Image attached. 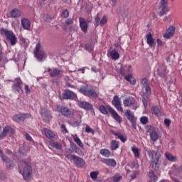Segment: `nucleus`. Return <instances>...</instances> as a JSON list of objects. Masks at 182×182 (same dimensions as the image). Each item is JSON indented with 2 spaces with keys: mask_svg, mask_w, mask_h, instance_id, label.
<instances>
[{
  "mask_svg": "<svg viewBox=\"0 0 182 182\" xmlns=\"http://www.w3.org/2000/svg\"><path fill=\"white\" fill-rule=\"evenodd\" d=\"M18 171L26 181H29L32 176V164L31 163V159H28L19 161Z\"/></svg>",
  "mask_w": 182,
  "mask_h": 182,
  "instance_id": "nucleus-1",
  "label": "nucleus"
},
{
  "mask_svg": "<svg viewBox=\"0 0 182 182\" xmlns=\"http://www.w3.org/2000/svg\"><path fill=\"white\" fill-rule=\"evenodd\" d=\"M79 92L87 97H94V99L99 97V91L96 87L92 85H83L80 87Z\"/></svg>",
  "mask_w": 182,
  "mask_h": 182,
  "instance_id": "nucleus-2",
  "label": "nucleus"
},
{
  "mask_svg": "<svg viewBox=\"0 0 182 182\" xmlns=\"http://www.w3.org/2000/svg\"><path fill=\"white\" fill-rule=\"evenodd\" d=\"M99 110L102 114H106V115L109 114V112L113 119H115L116 122H117L118 123H122V122H123V119L122 118V117H120V115H119L117 112H116L114 109L110 107V105H108L107 107H106V106L105 105H100L99 107Z\"/></svg>",
  "mask_w": 182,
  "mask_h": 182,
  "instance_id": "nucleus-3",
  "label": "nucleus"
},
{
  "mask_svg": "<svg viewBox=\"0 0 182 182\" xmlns=\"http://www.w3.org/2000/svg\"><path fill=\"white\" fill-rule=\"evenodd\" d=\"M147 153L149 157H151L150 166L154 171H159V168H160V154L157 151L151 150H148Z\"/></svg>",
  "mask_w": 182,
  "mask_h": 182,
  "instance_id": "nucleus-4",
  "label": "nucleus"
},
{
  "mask_svg": "<svg viewBox=\"0 0 182 182\" xmlns=\"http://www.w3.org/2000/svg\"><path fill=\"white\" fill-rule=\"evenodd\" d=\"M1 35H5L6 39L10 42L11 46H15L18 43V38L13 31H9L5 28H1L0 31Z\"/></svg>",
  "mask_w": 182,
  "mask_h": 182,
  "instance_id": "nucleus-5",
  "label": "nucleus"
},
{
  "mask_svg": "<svg viewBox=\"0 0 182 182\" xmlns=\"http://www.w3.org/2000/svg\"><path fill=\"white\" fill-rule=\"evenodd\" d=\"M57 111L68 119H72V117L75 116V112L73 109H70L68 107L58 106Z\"/></svg>",
  "mask_w": 182,
  "mask_h": 182,
  "instance_id": "nucleus-6",
  "label": "nucleus"
},
{
  "mask_svg": "<svg viewBox=\"0 0 182 182\" xmlns=\"http://www.w3.org/2000/svg\"><path fill=\"white\" fill-rule=\"evenodd\" d=\"M65 157L68 160H70V161H73L77 167H83V166H85V160L75 154H67Z\"/></svg>",
  "mask_w": 182,
  "mask_h": 182,
  "instance_id": "nucleus-7",
  "label": "nucleus"
},
{
  "mask_svg": "<svg viewBox=\"0 0 182 182\" xmlns=\"http://www.w3.org/2000/svg\"><path fill=\"white\" fill-rule=\"evenodd\" d=\"M14 84L11 86V90L14 93H23V90L22 89V85L23 82L21 78L17 77L14 81H12Z\"/></svg>",
  "mask_w": 182,
  "mask_h": 182,
  "instance_id": "nucleus-8",
  "label": "nucleus"
},
{
  "mask_svg": "<svg viewBox=\"0 0 182 182\" xmlns=\"http://www.w3.org/2000/svg\"><path fill=\"white\" fill-rule=\"evenodd\" d=\"M0 157L2 161H4V163H6V167L7 170H12V168L15 167V164L14 163V161L11 160L9 157L4 154V151H2L1 149H0Z\"/></svg>",
  "mask_w": 182,
  "mask_h": 182,
  "instance_id": "nucleus-9",
  "label": "nucleus"
},
{
  "mask_svg": "<svg viewBox=\"0 0 182 182\" xmlns=\"http://www.w3.org/2000/svg\"><path fill=\"white\" fill-rule=\"evenodd\" d=\"M168 0H161L159 15V16H163V15H166L167 12L170 11L168 7L167 6V3Z\"/></svg>",
  "mask_w": 182,
  "mask_h": 182,
  "instance_id": "nucleus-10",
  "label": "nucleus"
},
{
  "mask_svg": "<svg viewBox=\"0 0 182 182\" xmlns=\"http://www.w3.org/2000/svg\"><path fill=\"white\" fill-rule=\"evenodd\" d=\"M8 133L11 134H15V129L10 126H6L3 128V131L0 133V140H4L8 136Z\"/></svg>",
  "mask_w": 182,
  "mask_h": 182,
  "instance_id": "nucleus-11",
  "label": "nucleus"
},
{
  "mask_svg": "<svg viewBox=\"0 0 182 182\" xmlns=\"http://www.w3.org/2000/svg\"><path fill=\"white\" fill-rule=\"evenodd\" d=\"M124 116L128 119L129 122H130L132 127L136 129V127L137 126L136 124V119L134 117V114L132 113V111H130V109H127V111L124 113Z\"/></svg>",
  "mask_w": 182,
  "mask_h": 182,
  "instance_id": "nucleus-12",
  "label": "nucleus"
},
{
  "mask_svg": "<svg viewBox=\"0 0 182 182\" xmlns=\"http://www.w3.org/2000/svg\"><path fill=\"white\" fill-rule=\"evenodd\" d=\"M34 55L38 60H42L45 58V51L41 50V43H37L34 50Z\"/></svg>",
  "mask_w": 182,
  "mask_h": 182,
  "instance_id": "nucleus-13",
  "label": "nucleus"
},
{
  "mask_svg": "<svg viewBox=\"0 0 182 182\" xmlns=\"http://www.w3.org/2000/svg\"><path fill=\"white\" fill-rule=\"evenodd\" d=\"M47 72H48L50 76L51 77H61V76H63V71L60 70L58 68H47Z\"/></svg>",
  "mask_w": 182,
  "mask_h": 182,
  "instance_id": "nucleus-14",
  "label": "nucleus"
},
{
  "mask_svg": "<svg viewBox=\"0 0 182 182\" xmlns=\"http://www.w3.org/2000/svg\"><path fill=\"white\" fill-rule=\"evenodd\" d=\"M148 132L152 141L156 142L159 140V129L157 128L151 127Z\"/></svg>",
  "mask_w": 182,
  "mask_h": 182,
  "instance_id": "nucleus-15",
  "label": "nucleus"
},
{
  "mask_svg": "<svg viewBox=\"0 0 182 182\" xmlns=\"http://www.w3.org/2000/svg\"><path fill=\"white\" fill-rule=\"evenodd\" d=\"M112 103L117 110H118V112L123 113V107H122V101L120 100V98H119V96L115 95Z\"/></svg>",
  "mask_w": 182,
  "mask_h": 182,
  "instance_id": "nucleus-16",
  "label": "nucleus"
},
{
  "mask_svg": "<svg viewBox=\"0 0 182 182\" xmlns=\"http://www.w3.org/2000/svg\"><path fill=\"white\" fill-rule=\"evenodd\" d=\"M31 117V114L26 113V114H16L13 117V120L19 123V122H23L26 119H29Z\"/></svg>",
  "mask_w": 182,
  "mask_h": 182,
  "instance_id": "nucleus-17",
  "label": "nucleus"
},
{
  "mask_svg": "<svg viewBox=\"0 0 182 182\" xmlns=\"http://www.w3.org/2000/svg\"><path fill=\"white\" fill-rule=\"evenodd\" d=\"M76 97V95L73 91L70 90H65L63 93V99L73 100Z\"/></svg>",
  "mask_w": 182,
  "mask_h": 182,
  "instance_id": "nucleus-18",
  "label": "nucleus"
},
{
  "mask_svg": "<svg viewBox=\"0 0 182 182\" xmlns=\"http://www.w3.org/2000/svg\"><path fill=\"white\" fill-rule=\"evenodd\" d=\"M79 23L81 31L86 33V32H87V28H89V26L87 25V21H86V20L83 18V17H80Z\"/></svg>",
  "mask_w": 182,
  "mask_h": 182,
  "instance_id": "nucleus-19",
  "label": "nucleus"
},
{
  "mask_svg": "<svg viewBox=\"0 0 182 182\" xmlns=\"http://www.w3.org/2000/svg\"><path fill=\"white\" fill-rule=\"evenodd\" d=\"M41 114L45 122H50V120L52 119L50 112L45 109H41Z\"/></svg>",
  "mask_w": 182,
  "mask_h": 182,
  "instance_id": "nucleus-20",
  "label": "nucleus"
},
{
  "mask_svg": "<svg viewBox=\"0 0 182 182\" xmlns=\"http://www.w3.org/2000/svg\"><path fill=\"white\" fill-rule=\"evenodd\" d=\"M176 32V27L173 26H169L166 33L164 34V38L166 39H170L172 36H174V33Z\"/></svg>",
  "mask_w": 182,
  "mask_h": 182,
  "instance_id": "nucleus-21",
  "label": "nucleus"
},
{
  "mask_svg": "<svg viewBox=\"0 0 182 182\" xmlns=\"http://www.w3.org/2000/svg\"><path fill=\"white\" fill-rule=\"evenodd\" d=\"M123 103L125 107H130L136 103V100L133 97H128L124 100Z\"/></svg>",
  "mask_w": 182,
  "mask_h": 182,
  "instance_id": "nucleus-22",
  "label": "nucleus"
},
{
  "mask_svg": "<svg viewBox=\"0 0 182 182\" xmlns=\"http://www.w3.org/2000/svg\"><path fill=\"white\" fill-rule=\"evenodd\" d=\"M166 69V68L164 65H161L159 68H158V74L159 76H161V77H163L164 79H166L167 77V73Z\"/></svg>",
  "mask_w": 182,
  "mask_h": 182,
  "instance_id": "nucleus-23",
  "label": "nucleus"
},
{
  "mask_svg": "<svg viewBox=\"0 0 182 182\" xmlns=\"http://www.w3.org/2000/svg\"><path fill=\"white\" fill-rule=\"evenodd\" d=\"M10 15H11V18H14L15 19H16V18H21V16H22V11H21V10H19L18 9H14L10 12Z\"/></svg>",
  "mask_w": 182,
  "mask_h": 182,
  "instance_id": "nucleus-24",
  "label": "nucleus"
},
{
  "mask_svg": "<svg viewBox=\"0 0 182 182\" xmlns=\"http://www.w3.org/2000/svg\"><path fill=\"white\" fill-rule=\"evenodd\" d=\"M21 26L23 29L29 31V29H31V21H29L28 18L21 19Z\"/></svg>",
  "mask_w": 182,
  "mask_h": 182,
  "instance_id": "nucleus-25",
  "label": "nucleus"
},
{
  "mask_svg": "<svg viewBox=\"0 0 182 182\" xmlns=\"http://www.w3.org/2000/svg\"><path fill=\"white\" fill-rule=\"evenodd\" d=\"M132 72V67L131 65L129 66H124L122 67L119 70V75H121V76H124L125 75H127V73H131Z\"/></svg>",
  "mask_w": 182,
  "mask_h": 182,
  "instance_id": "nucleus-26",
  "label": "nucleus"
},
{
  "mask_svg": "<svg viewBox=\"0 0 182 182\" xmlns=\"http://www.w3.org/2000/svg\"><path fill=\"white\" fill-rule=\"evenodd\" d=\"M79 106L82 109H85V110H90V109H92L93 106L92 104L87 102H79Z\"/></svg>",
  "mask_w": 182,
  "mask_h": 182,
  "instance_id": "nucleus-27",
  "label": "nucleus"
},
{
  "mask_svg": "<svg viewBox=\"0 0 182 182\" xmlns=\"http://www.w3.org/2000/svg\"><path fill=\"white\" fill-rule=\"evenodd\" d=\"M111 133L112 134H114V136H116V137H117V139L121 140L122 143H125V141H127V138L124 137V136H123V134H122V133H120V132H117L114 130H112Z\"/></svg>",
  "mask_w": 182,
  "mask_h": 182,
  "instance_id": "nucleus-28",
  "label": "nucleus"
},
{
  "mask_svg": "<svg viewBox=\"0 0 182 182\" xmlns=\"http://www.w3.org/2000/svg\"><path fill=\"white\" fill-rule=\"evenodd\" d=\"M109 54L112 60H117L120 58V55H119V52L116 50H112L109 51Z\"/></svg>",
  "mask_w": 182,
  "mask_h": 182,
  "instance_id": "nucleus-29",
  "label": "nucleus"
},
{
  "mask_svg": "<svg viewBox=\"0 0 182 182\" xmlns=\"http://www.w3.org/2000/svg\"><path fill=\"white\" fill-rule=\"evenodd\" d=\"M148 177L149 178V182H156L159 180V177L154 173L153 170H151L149 172Z\"/></svg>",
  "mask_w": 182,
  "mask_h": 182,
  "instance_id": "nucleus-30",
  "label": "nucleus"
},
{
  "mask_svg": "<svg viewBox=\"0 0 182 182\" xmlns=\"http://www.w3.org/2000/svg\"><path fill=\"white\" fill-rule=\"evenodd\" d=\"M104 163L107 164V166H109V167H116L117 163L116 160L113 159H105L104 160Z\"/></svg>",
  "mask_w": 182,
  "mask_h": 182,
  "instance_id": "nucleus-31",
  "label": "nucleus"
},
{
  "mask_svg": "<svg viewBox=\"0 0 182 182\" xmlns=\"http://www.w3.org/2000/svg\"><path fill=\"white\" fill-rule=\"evenodd\" d=\"M146 43L149 45V48H153L154 39L153 38V35H151V33H149L146 35Z\"/></svg>",
  "mask_w": 182,
  "mask_h": 182,
  "instance_id": "nucleus-32",
  "label": "nucleus"
},
{
  "mask_svg": "<svg viewBox=\"0 0 182 182\" xmlns=\"http://www.w3.org/2000/svg\"><path fill=\"white\" fill-rule=\"evenodd\" d=\"M43 133L46 136L47 139H55V133L50 129H44Z\"/></svg>",
  "mask_w": 182,
  "mask_h": 182,
  "instance_id": "nucleus-33",
  "label": "nucleus"
},
{
  "mask_svg": "<svg viewBox=\"0 0 182 182\" xmlns=\"http://www.w3.org/2000/svg\"><path fill=\"white\" fill-rule=\"evenodd\" d=\"M93 48H95V44L93 42L87 43L84 46V49L90 53L93 52Z\"/></svg>",
  "mask_w": 182,
  "mask_h": 182,
  "instance_id": "nucleus-34",
  "label": "nucleus"
},
{
  "mask_svg": "<svg viewBox=\"0 0 182 182\" xmlns=\"http://www.w3.org/2000/svg\"><path fill=\"white\" fill-rule=\"evenodd\" d=\"M151 112L155 116H160L161 114V108L158 106L152 107Z\"/></svg>",
  "mask_w": 182,
  "mask_h": 182,
  "instance_id": "nucleus-35",
  "label": "nucleus"
},
{
  "mask_svg": "<svg viewBox=\"0 0 182 182\" xmlns=\"http://www.w3.org/2000/svg\"><path fill=\"white\" fill-rule=\"evenodd\" d=\"M100 154L101 156H103L104 157H110L112 152H110V150L107 149H102L100 150Z\"/></svg>",
  "mask_w": 182,
  "mask_h": 182,
  "instance_id": "nucleus-36",
  "label": "nucleus"
},
{
  "mask_svg": "<svg viewBox=\"0 0 182 182\" xmlns=\"http://www.w3.org/2000/svg\"><path fill=\"white\" fill-rule=\"evenodd\" d=\"M165 156L169 161H177V156H173L170 152H166Z\"/></svg>",
  "mask_w": 182,
  "mask_h": 182,
  "instance_id": "nucleus-37",
  "label": "nucleus"
},
{
  "mask_svg": "<svg viewBox=\"0 0 182 182\" xmlns=\"http://www.w3.org/2000/svg\"><path fill=\"white\" fill-rule=\"evenodd\" d=\"M119 147H120V144L119 143V141L116 140H112L111 141V150L112 151L117 150Z\"/></svg>",
  "mask_w": 182,
  "mask_h": 182,
  "instance_id": "nucleus-38",
  "label": "nucleus"
},
{
  "mask_svg": "<svg viewBox=\"0 0 182 182\" xmlns=\"http://www.w3.org/2000/svg\"><path fill=\"white\" fill-rule=\"evenodd\" d=\"M141 98H142L143 105L146 109V107H147V106H149V99H150V96L141 95Z\"/></svg>",
  "mask_w": 182,
  "mask_h": 182,
  "instance_id": "nucleus-39",
  "label": "nucleus"
},
{
  "mask_svg": "<svg viewBox=\"0 0 182 182\" xmlns=\"http://www.w3.org/2000/svg\"><path fill=\"white\" fill-rule=\"evenodd\" d=\"M50 146L52 147H54V149H56L57 150H62V149L63 148L62 146V144H60L59 142H56V141L51 142Z\"/></svg>",
  "mask_w": 182,
  "mask_h": 182,
  "instance_id": "nucleus-40",
  "label": "nucleus"
},
{
  "mask_svg": "<svg viewBox=\"0 0 182 182\" xmlns=\"http://www.w3.org/2000/svg\"><path fill=\"white\" fill-rule=\"evenodd\" d=\"M73 140H74L75 143H76L77 144V146L81 147V149H83L84 145H83V143L82 142V141L80 140V137L74 136Z\"/></svg>",
  "mask_w": 182,
  "mask_h": 182,
  "instance_id": "nucleus-41",
  "label": "nucleus"
},
{
  "mask_svg": "<svg viewBox=\"0 0 182 182\" xmlns=\"http://www.w3.org/2000/svg\"><path fill=\"white\" fill-rule=\"evenodd\" d=\"M99 176V171H95L90 173V178L94 181H96L97 180V176Z\"/></svg>",
  "mask_w": 182,
  "mask_h": 182,
  "instance_id": "nucleus-42",
  "label": "nucleus"
},
{
  "mask_svg": "<svg viewBox=\"0 0 182 182\" xmlns=\"http://www.w3.org/2000/svg\"><path fill=\"white\" fill-rule=\"evenodd\" d=\"M132 151L135 157H140V154L139 153V149L136 146H133L132 148Z\"/></svg>",
  "mask_w": 182,
  "mask_h": 182,
  "instance_id": "nucleus-43",
  "label": "nucleus"
},
{
  "mask_svg": "<svg viewBox=\"0 0 182 182\" xmlns=\"http://www.w3.org/2000/svg\"><path fill=\"white\" fill-rule=\"evenodd\" d=\"M145 90V92L144 93V96H151V88L150 87V86L149 87H144Z\"/></svg>",
  "mask_w": 182,
  "mask_h": 182,
  "instance_id": "nucleus-44",
  "label": "nucleus"
},
{
  "mask_svg": "<svg viewBox=\"0 0 182 182\" xmlns=\"http://www.w3.org/2000/svg\"><path fill=\"white\" fill-rule=\"evenodd\" d=\"M123 178V176H122L120 174L117 173L113 176V182H119L120 180Z\"/></svg>",
  "mask_w": 182,
  "mask_h": 182,
  "instance_id": "nucleus-45",
  "label": "nucleus"
},
{
  "mask_svg": "<svg viewBox=\"0 0 182 182\" xmlns=\"http://www.w3.org/2000/svg\"><path fill=\"white\" fill-rule=\"evenodd\" d=\"M141 84L142 85L143 87H148L149 86V80L147 78H143L141 81Z\"/></svg>",
  "mask_w": 182,
  "mask_h": 182,
  "instance_id": "nucleus-46",
  "label": "nucleus"
},
{
  "mask_svg": "<svg viewBox=\"0 0 182 182\" xmlns=\"http://www.w3.org/2000/svg\"><path fill=\"white\" fill-rule=\"evenodd\" d=\"M141 124H147L149 123V118L146 116H143L140 118Z\"/></svg>",
  "mask_w": 182,
  "mask_h": 182,
  "instance_id": "nucleus-47",
  "label": "nucleus"
},
{
  "mask_svg": "<svg viewBox=\"0 0 182 182\" xmlns=\"http://www.w3.org/2000/svg\"><path fill=\"white\" fill-rule=\"evenodd\" d=\"M107 23V16L106 15H104L102 18L100 20V25L103 26Z\"/></svg>",
  "mask_w": 182,
  "mask_h": 182,
  "instance_id": "nucleus-48",
  "label": "nucleus"
},
{
  "mask_svg": "<svg viewBox=\"0 0 182 182\" xmlns=\"http://www.w3.org/2000/svg\"><path fill=\"white\" fill-rule=\"evenodd\" d=\"M100 25V18L99 17V15H97L95 16V26H99Z\"/></svg>",
  "mask_w": 182,
  "mask_h": 182,
  "instance_id": "nucleus-49",
  "label": "nucleus"
},
{
  "mask_svg": "<svg viewBox=\"0 0 182 182\" xmlns=\"http://www.w3.org/2000/svg\"><path fill=\"white\" fill-rule=\"evenodd\" d=\"M61 16H63V18H69V11L68 9L63 10Z\"/></svg>",
  "mask_w": 182,
  "mask_h": 182,
  "instance_id": "nucleus-50",
  "label": "nucleus"
},
{
  "mask_svg": "<svg viewBox=\"0 0 182 182\" xmlns=\"http://www.w3.org/2000/svg\"><path fill=\"white\" fill-rule=\"evenodd\" d=\"M85 132L86 133H92V134H95V129L90 128L89 126H86Z\"/></svg>",
  "mask_w": 182,
  "mask_h": 182,
  "instance_id": "nucleus-51",
  "label": "nucleus"
},
{
  "mask_svg": "<svg viewBox=\"0 0 182 182\" xmlns=\"http://www.w3.org/2000/svg\"><path fill=\"white\" fill-rule=\"evenodd\" d=\"M24 90H25L26 95H31V89L29 88V85L26 84L24 85Z\"/></svg>",
  "mask_w": 182,
  "mask_h": 182,
  "instance_id": "nucleus-52",
  "label": "nucleus"
},
{
  "mask_svg": "<svg viewBox=\"0 0 182 182\" xmlns=\"http://www.w3.org/2000/svg\"><path fill=\"white\" fill-rule=\"evenodd\" d=\"M73 22H75V19L69 18L65 21V25H73Z\"/></svg>",
  "mask_w": 182,
  "mask_h": 182,
  "instance_id": "nucleus-53",
  "label": "nucleus"
},
{
  "mask_svg": "<svg viewBox=\"0 0 182 182\" xmlns=\"http://www.w3.org/2000/svg\"><path fill=\"white\" fill-rule=\"evenodd\" d=\"M43 20L46 21V22H52V18L48 14L44 15Z\"/></svg>",
  "mask_w": 182,
  "mask_h": 182,
  "instance_id": "nucleus-54",
  "label": "nucleus"
},
{
  "mask_svg": "<svg viewBox=\"0 0 182 182\" xmlns=\"http://www.w3.org/2000/svg\"><path fill=\"white\" fill-rule=\"evenodd\" d=\"M6 179V173L4 172H0V180L1 181H5Z\"/></svg>",
  "mask_w": 182,
  "mask_h": 182,
  "instance_id": "nucleus-55",
  "label": "nucleus"
},
{
  "mask_svg": "<svg viewBox=\"0 0 182 182\" xmlns=\"http://www.w3.org/2000/svg\"><path fill=\"white\" fill-rule=\"evenodd\" d=\"M124 79H125V80H127V82H130V80H132V79H133V75L132 73H130L127 75H125Z\"/></svg>",
  "mask_w": 182,
  "mask_h": 182,
  "instance_id": "nucleus-56",
  "label": "nucleus"
},
{
  "mask_svg": "<svg viewBox=\"0 0 182 182\" xmlns=\"http://www.w3.org/2000/svg\"><path fill=\"white\" fill-rule=\"evenodd\" d=\"M60 129L63 133H68V129H66V126L64 124L60 125Z\"/></svg>",
  "mask_w": 182,
  "mask_h": 182,
  "instance_id": "nucleus-57",
  "label": "nucleus"
},
{
  "mask_svg": "<svg viewBox=\"0 0 182 182\" xmlns=\"http://www.w3.org/2000/svg\"><path fill=\"white\" fill-rule=\"evenodd\" d=\"M164 124H166V126L167 127H170V124H171V121H170V119H165Z\"/></svg>",
  "mask_w": 182,
  "mask_h": 182,
  "instance_id": "nucleus-58",
  "label": "nucleus"
},
{
  "mask_svg": "<svg viewBox=\"0 0 182 182\" xmlns=\"http://www.w3.org/2000/svg\"><path fill=\"white\" fill-rule=\"evenodd\" d=\"M26 139L28 140V141H33L32 136H31V135L28 133L26 134Z\"/></svg>",
  "mask_w": 182,
  "mask_h": 182,
  "instance_id": "nucleus-59",
  "label": "nucleus"
},
{
  "mask_svg": "<svg viewBox=\"0 0 182 182\" xmlns=\"http://www.w3.org/2000/svg\"><path fill=\"white\" fill-rule=\"evenodd\" d=\"M156 42H157L158 46H163V45H164V43H163V41H161L160 38H157Z\"/></svg>",
  "mask_w": 182,
  "mask_h": 182,
  "instance_id": "nucleus-60",
  "label": "nucleus"
},
{
  "mask_svg": "<svg viewBox=\"0 0 182 182\" xmlns=\"http://www.w3.org/2000/svg\"><path fill=\"white\" fill-rule=\"evenodd\" d=\"M129 83L131 84V85H132V86H134V85H136V79H134V80H131L130 81H129Z\"/></svg>",
  "mask_w": 182,
  "mask_h": 182,
  "instance_id": "nucleus-61",
  "label": "nucleus"
},
{
  "mask_svg": "<svg viewBox=\"0 0 182 182\" xmlns=\"http://www.w3.org/2000/svg\"><path fill=\"white\" fill-rule=\"evenodd\" d=\"M117 11H118V12H124V6H123V8H122L121 6H119V7L117 9Z\"/></svg>",
  "mask_w": 182,
  "mask_h": 182,
  "instance_id": "nucleus-62",
  "label": "nucleus"
},
{
  "mask_svg": "<svg viewBox=\"0 0 182 182\" xmlns=\"http://www.w3.org/2000/svg\"><path fill=\"white\" fill-rule=\"evenodd\" d=\"M132 180H134L136 178V172H133L131 175Z\"/></svg>",
  "mask_w": 182,
  "mask_h": 182,
  "instance_id": "nucleus-63",
  "label": "nucleus"
},
{
  "mask_svg": "<svg viewBox=\"0 0 182 182\" xmlns=\"http://www.w3.org/2000/svg\"><path fill=\"white\" fill-rule=\"evenodd\" d=\"M112 2V6H116L117 4V0H111Z\"/></svg>",
  "mask_w": 182,
  "mask_h": 182,
  "instance_id": "nucleus-64",
  "label": "nucleus"
}]
</instances>
